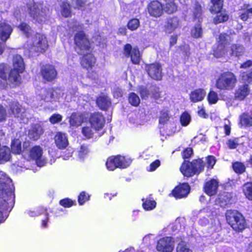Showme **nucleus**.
I'll return each instance as SVG.
<instances>
[{"label":"nucleus","mask_w":252,"mask_h":252,"mask_svg":"<svg viewBox=\"0 0 252 252\" xmlns=\"http://www.w3.org/2000/svg\"><path fill=\"white\" fill-rule=\"evenodd\" d=\"M0 223L3 222L5 218L3 212L13 207L14 204V187L11 180L6 174L0 172Z\"/></svg>","instance_id":"1"},{"label":"nucleus","mask_w":252,"mask_h":252,"mask_svg":"<svg viewBox=\"0 0 252 252\" xmlns=\"http://www.w3.org/2000/svg\"><path fill=\"white\" fill-rule=\"evenodd\" d=\"M12 68L9 70L6 65H0V77L7 83L13 85V86L19 84L21 82L22 73L25 68V63L22 57L19 55L14 56L12 60Z\"/></svg>","instance_id":"2"},{"label":"nucleus","mask_w":252,"mask_h":252,"mask_svg":"<svg viewBox=\"0 0 252 252\" xmlns=\"http://www.w3.org/2000/svg\"><path fill=\"white\" fill-rule=\"evenodd\" d=\"M71 29L73 31H78L74 36L75 50L78 54H83L89 50L90 44L88 38L82 31L83 26L76 23L71 27Z\"/></svg>","instance_id":"3"},{"label":"nucleus","mask_w":252,"mask_h":252,"mask_svg":"<svg viewBox=\"0 0 252 252\" xmlns=\"http://www.w3.org/2000/svg\"><path fill=\"white\" fill-rule=\"evenodd\" d=\"M237 83L235 75L231 72L221 74L216 81V87L221 90L230 91L234 88Z\"/></svg>","instance_id":"4"},{"label":"nucleus","mask_w":252,"mask_h":252,"mask_svg":"<svg viewBox=\"0 0 252 252\" xmlns=\"http://www.w3.org/2000/svg\"><path fill=\"white\" fill-rule=\"evenodd\" d=\"M226 219L229 224L236 231H241L246 227V222L244 217L237 211H227Z\"/></svg>","instance_id":"5"},{"label":"nucleus","mask_w":252,"mask_h":252,"mask_svg":"<svg viewBox=\"0 0 252 252\" xmlns=\"http://www.w3.org/2000/svg\"><path fill=\"white\" fill-rule=\"evenodd\" d=\"M29 13L38 23L45 21L49 9L40 3H31L27 5Z\"/></svg>","instance_id":"6"},{"label":"nucleus","mask_w":252,"mask_h":252,"mask_svg":"<svg viewBox=\"0 0 252 252\" xmlns=\"http://www.w3.org/2000/svg\"><path fill=\"white\" fill-rule=\"evenodd\" d=\"M48 42L46 37L37 33L28 42V47L30 52H42L48 48Z\"/></svg>","instance_id":"7"},{"label":"nucleus","mask_w":252,"mask_h":252,"mask_svg":"<svg viewBox=\"0 0 252 252\" xmlns=\"http://www.w3.org/2000/svg\"><path fill=\"white\" fill-rule=\"evenodd\" d=\"M131 161L130 158L121 156L111 157L107 159L106 166L108 170L113 171L117 168H126L129 166Z\"/></svg>","instance_id":"8"},{"label":"nucleus","mask_w":252,"mask_h":252,"mask_svg":"<svg viewBox=\"0 0 252 252\" xmlns=\"http://www.w3.org/2000/svg\"><path fill=\"white\" fill-rule=\"evenodd\" d=\"M63 95V90L59 88L42 89L38 95L42 100L46 102H52L59 100Z\"/></svg>","instance_id":"9"},{"label":"nucleus","mask_w":252,"mask_h":252,"mask_svg":"<svg viewBox=\"0 0 252 252\" xmlns=\"http://www.w3.org/2000/svg\"><path fill=\"white\" fill-rule=\"evenodd\" d=\"M9 109L14 116L21 121L22 123H27L28 122V117L25 109L17 102L13 101L9 104Z\"/></svg>","instance_id":"10"},{"label":"nucleus","mask_w":252,"mask_h":252,"mask_svg":"<svg viewBox=\"0 0 252 252\" xmlns=\"http://www.w3.org/2000/svg\"><path fill=\"white\" fill-rule=\"evenodd\" d=\"M12 31V27L8 24L0 23V55L3 52L4 42L9 38Z\"/></svg>","instance_id":"11"},{"label":"nucleus","mask_w":252,"mask_h":252,"mask_svg":"<svg viewBox=\"0 0 252 252\" xmlns=\"http://www.w3.org/2000/svg\"><path fill=\"white\" fill-rule=\"evenodd\" d=\"M174 248V241L170 237L160 239L157 245V249L159 252H172Z\"/></svg>","instance_id":"12"},{"label":"nucleus","mask_w":252,"mask_h":252,"mask_svg":"<svg viewBox=\"0 0 252 252\" xmlns=\"http://www.w3.org/2000/svg\"><path fill=\"white\" fill-rule=\"evenodd\" d=\"M89 122L94 129L95 131H98L103 128L105 121L104 117L101 113L95 112L91 114Z\"/></svg>","instance_id":"13"},{"label":"nucleus","mask_w":252,"mask_h":252,"mask_svg":"<svg viewBox=\"0 0 252 252\" xmlns=\"http://www.w3.org/2000/svg\"><path fill=\"white\" fill-rule=\"evenodd\" d=\"M202 167H197L193 166L192 164V161L189 162L188 161H185L180 168V171L185 176L191 177L194 174H198L200 173Z\"/></svg>","instance_id":"14"},{"label":"nucleus","mask_w":252,"mask_h":252,"mask_svg":"<svg viewBox=\"0 0 252 252\" xmlns=\"http://www.w3.org/2000/svg\"><path fill=\"white\" fill-rule=\"evenodd\" d=\"M146 69L152 78L157 80H160L161 79L162 69L159 63H155L147 65Z\"/></svg>","instance_id":"15"},{"label":"nucleus","mask_w":252,"mask_h":252,"mask_svg":"<svg viewBox=\"0 0 252 252\" xmlns=\"http://www.w3.org/2000/svg\"><path fill=\"white\" fill-rule=\"evenodd\" d=\"M124 54L126 56H130L132 62L134 64H139L140 55L137 47L132 48L130 44H127L124 47Z\"/></svg>","instance_id":"16"},{"label":"nucleus","mask_w":252,"mask_h":252,"mask_svg":"<svg viewBox=\"0 0 252 252\" xmlns=\"http://www.w3.org/2000/svg\"><path fill=\"white\" fill-rule=\"evenodd\" d=\"M42 150L38 146H35L32 148L30 151V156L36 160L38 166L42 167L46 163L45 158L42 156Z\"/></svg>","instance_id":"17"},{"label":"nucleus","mask_w":252,"mask_h":252,"mask_svg":"<svg viewBox=\"0 0 252 252\" xmlns=\"http://www.w3.org/2000/svg\"><path fill=\"white\" fill-rule=\"evenodd\" d=\"M40 72L43 78L47 81L53 80L57 75V72L54 66L50 64L43 66Z\"/></svg>","instance_id":"18"},{"label":"nucleus","mask_w":252,"mask_h":252,"mask_svg":"<svg viewBox=\"0 0 252 252\" xmlns=\"http://www.w3.org/2000/svg\"><path fill=\"white\" fill-rule=\"evenodd\" d=\"M148 10L151 16L158 17L162 15L163 9L160 2L157 0H154L149 4Z\"/></svg>","instance_id":"19"},{"label":"nucleus","mask_w":252,"mask_h":252,"mask_svg":"<svg viewBox=\"0 0 252 252\" xmlns=\"http://www.w3.org/2000/svg\"><path fill=\"white\" fill-rule=\"evenodd\" d=\"M190 191V187L188 183H183L178 185L173 190V195L176 198L186 197Z\"/></svg>","instance_id":"20"},{"label":"nucleus","mask_w":252,"mask_h":252,"mask_svg":"<svg viewBox=\"0 0 252 252\" xmlns=\"http://www.w3.org/2000/svg\"><path fill=\"white\" fill-rule=\"evenodd\" d=\"M86 113H74L70 117L69 124L72 126H78L84 122L87 118Z\"/></svg>","instance_id":"21"},{"label":"nucleus","mask_w":252,"mask_h":252,"mask_svg":"<svg viewBox=\"0 0 252 252\" xmlns=\"http://www.w3.org/2000/svg\"><path fill=\"white\" fill-rule=\"evenodd\" d=\"M43 129L39 125L36 124L32 126L29 130L28 136L33 140H37L43 133Z\"/></svg>","instance_id":"22"},{"label":"nucleus","mask_w":252,"mask_h":252,"mask_svg":"<svg viewBox=\"0 0 252 252\" xmlns=\"http://www.w3.org/2000/svg\"><path fill=\"white\" fill-rule=\"evenodd\" d=\"M55 141L57 146L60 149L65 148L68 145V140L65 134L58 132L55 136Z\"/></svg>","instance_id":"23"},{"label":"nucleus","mask_w":252,"mask_h":252,"mask_svg":"<svg viewBox=\"0 0 252 252\" xmlns=\"http://www.w3.org/2000/svg\"><path fill=\"white\" fill-rule=\"evenodd\" d=\"M218 187V182L215 179H212L206 183L204 189L205 192L209 196H212L217 193Z\"/></svg>","instance_id":"24"},{"label":"nucleus","mask_w":252,"mask_h":252,"mask_svg":"<svg viewBox=\"0 0 252 252\" xmlns=\"http://www.w3.org/2000/svg\"><path fill=\"white\" fill-rule=\"evenodd\" d=\"M179 26V20L177 18L168 19L164 26L165 32L168 33L173 32Z\"/></svg>","instance_id":"25"},{"label":"nucleus","mask_w":252,"mask_h":252,"mask_svg":"<svg viewBox=\"0 0 252 252\" xmlns=\"http://www.w3.org/2000/svg\"><path fill=\"white\" fill-rule=\"evenodd\" d=\"M95 62L94 56L91 54H87L82 57L81 63L84 68L89 69L94 65Z\"/></svg>","instance_id":"26"},{"label":"nucleus","mask_w":252,"mask_h":252,"mask_svg":"<svg viewBox=\"0 0 252 252\" xmlns=\"http://www.w3.org/2000/svg\"><path fill=\"white\" fill-rule=\"evenodd\" d=\"M205 95L206 92L203 89H198L191 92L189 97L191 101L197 102L202 100Z\"/></svg>","instance_id":"27"},{"label":"nucleus","mask_w":252,"mask_h":252,"mask_svg":"<svg viewBox=\"0 0 252 252\" xmlns=\"http://www.w3.org/2000/svg\"><path fill=\"white\" fill-rule=\"evenodd\" d=\"M231 195L228 192H223L220 194L219 197L216 200V203L219 204L221 207H225L228 204L231 203Z\"/></svg>","instance_id":"28"},{"label":"nucleus","mask_w":252,"mask_h":252,"mask_svg":"<svg viewBox=\"0 0 252 252\" xmlns=\"http://www.w3.org/2000/svg\"><path fill=\"white\" fill-rule=\"evenodd\" d=\"M250 93L248 85L240 87L235 92V96L239 100H243Z\"/></svg>","instance_id":"29"},{"label":"nucleus","mask_w":252,"mask_h":252,"mask_svg":"<svg viewBox=\"0 0 252 252\" xmlns=\"http://www.w3.org/2000/svg\"><path fill=\"white\" fill-rule=\"evenodd\" d=\"M240 124L242 126H252V113H244L240 116Z\"/></svg>","instance_id":"30"},{"label":"nucleus","mask_w":252,"mask_h":252,"mask_svg":"<svg viewBox=\"0 0 252 252\" xmlns=\"http://www.w3.org/2000/svg\"><path fill=\"white\" fill-rule=\"evenodd\" d=\"M96 103L101 109L105 110L111 105V101L107 96L102 95L97 98Z\"/></svg>","instance_id":"31"},{"label":"nucleus","mask_w":252,"mask_h":252,"mask_svg":"<svg viewBox=\"0 0 252 252\" xmlns=\"http://www.w3.org/2000/svg\"><path fill=\"white\" fill-rule=\"evenodd\" d=\"M232 41V39L230 35L225 33L220 34L218 39V44L226 47H227Z\"/></svg>","instance_id":"32"},{"label":"nucleus","mask_w":252,"mask_h":252,"mask_svg":"<svg viewBox=\"0 0 252 252\" xmlns=\"http://www.w3.org/2000/svg\"><path fill=\"white\" fill-rule=\"evenodd\" d=\"M165 4L163 9L167 13L171 14L174 12L177 9V6L174 2L173 0H164Z\"/></svg>","instance_id":"33"},{"label":"nucleus","mask_w":252,"mask_h":252,"mask_svg":"<svg viewBox=\"0 0 252 252\" xmlns=\"http://www.w3.org/2000/svg\"><path fill=\"white\" fill-rule=\"evenodd\" d=\"M227 53V47L218 44L217 48L214 50L213 54L216 58H220L224 57Z\"/></svg>","instance_id":"34"},{"label":"nucleus","mask_w":252,"mask_h":252,"mask_svg":"<svg viewBox=\"0 0 252 252\" xmlns=\"http://www.w3.org/2000/svg\"><path fill=\"white\" fill-rule=\"evenodd\" d=\"M244 53V47L240 45L234 44L231 46L230 55L235 57L242 56Z\"/></svg>","instance_id":"35"},{"label":"nucleus","mask_w":252,"mask_h":252,"mask_svg":"<svg viewBox=\"0 0 252 252\" xmlns=\"http://www.w3.org/2000/svg\"><path fill=\"white\" fill-rule=\"evenodd\" d=\"M203 34V31L200 24L196 25L191 30V35L193 38H201Z\"/></svg>","instance_id":"36"},{"label":"nucleus","mask_w":252,"mask_h":252,"mask_svg":"<svg viewBox=\"0 0 252 252\" xmlns=\"http://www.w3.org/2000/svg\"><path fill=\"white\" fill-rule=\"evenodd\" d=\"M10 154L9 148L3 146L0 148V160L6 161L10 159Z\"/></svg>","instance_id":"37"},{"label":"nucleus","mask_w":252,"mask_h":252,"mask_svg":"<svg viewBox=\"0 0 252 252\" xmlns=\"http://www.w3.org/2000/svg\"><path fill=\"white\" fill-rule=\"evenodd\" d=\"M70 4L67 1H63L61 4V10L62 15L64 17H69L71 14Z\"/></svg>","instance_id":"38"},{"label":"nucleus","mask_w":252,"mask_h":252,"mask_svg":"<svg viewBox=\"0 0 252 252\" xmlns=\"http://www.w3.org/2000/svg\"><path fill=\"white\" fill-rule=\"evenodd\" d=\"M213 5L211 6L210 11L213 12H221L220 10L222 7V0H212Z\"/></svg>","instance_id":"39"},{"label":"nucleus","mask_w":252,"mask_h":252,"mask_svg":"<svg viewBox=\"0 0 252 252\" xmlns=\"http://www.w3.org/2000/svg\"><path fill=\"white\" fill-rule=\"evenodd\" d=\"M128 102L133 106H138L140 102L139 96L134 93H130L128 95Z\"/></svg>","instance_id":"40"},{"label":"nucleus","mask_w":252,"mask_h":252,"mask_svg":"<svg viewBox=\"0 0 252 252\" xmlns=\"http://www.w3.org/2000/svg\"><path fill=\"white\" fill-rule=\"evenodd\" d=\"M79 93L77 92L76 88H73L69 90L67 94H66L65 99L67 101H71L72 100L75 101L76 98L78 96Z\"/></svg>","instance_id":"41"},{"label":"nucleus","mask_w":252,"mask_h":252,"mask_svg":"<svg viewBox=\"0 0 252 252\" xmlns=\"http://www.w3.org/2000/svg\"><path fill=\"white\" fill-rule=\"evenodd\" d=\"M243 192L246 198L252 200V183H248L243 186Z\"/></svg>","instance_id":"42"},{"label":"nucleus","mask_w":252,"mask_h":252,"mask_svg":"<svg viewBox=\"0 0 252 252\" xmlns=\"http://www.w3.org/2000/svg\"><path fill=\"white\" fill-rule=\"evenodd\" d=\"M143 207L146 210L149 211L154 209L156 206V202L153 200L143 199Z\"/></svg>","instance_id":"43"},{"label":"nucleus","mask_w":252,"mask_h":252,"mask_svg":"<svg viewBox=\"0 0 252 252\" xmlns=\"http://www.w3.org/2000/svg\"><path fill=\"white\" fill-rule=\"evenodd\" d=\"M217 13V14L216 16L214 18V22L215 24H217L228 20V16L225 12H219Z\"/></svg>","instance_id":"44"},{"label":"nucleus","mask_w":252,"mask_h":252,"mask_svg":"<svg viewBox=\"0 0 252 252\" xmlns=\"http://www.w3.org/2000/svg\"><path fill=\"white\" fill-rule=\"evenodd\" d=\"M11 152L16 154H19L21 153V141L19 139H15L12 142Z\"/></svg>","instance_id":"45"},{"label":"nucleus","mask_w":252,"mask_h":252,"mask_svg":"<svg viewBox=\"0 0 252 252\" xmlns=\"http://www.w3.org/2000/svg\"><path fill=\"white\" fill-rule=\"evenodd\" d=\"M140 26V22L138 19L133 18L130 20L127 25V28L131 31H135Z\"/></svg>","instance_id":"46"},{"label":"nucleus","mask_w":252,"mask_h":252,"mask_svg":"<svg viewBox=\"0 0 252 252\" xmlns=\"http://www.w3.org/2000/svg\"><path fill=\"white\" fill-rule=\"evenodd\" d=\"M82 133L86 138H91L94 135V131L89 126H83L82 128Z\"/></svg>","instance_id":"47"},{"label":"nucleus","mask_w":252,"mask_h":252,"mask_svg":"<svg viewBox=\"0 0 252 252\" xmlns=\"http://www.w3.org/2000/svg\"><path fill=\"white\" fill-rule=\"evenodd\" d=\"M19 29L23 32L27 37L32 33V30L30 26L26 23H23L18 26Z\"/></svg>","instance_id":"48"},{"label":"nucleus","mask_w":252,"mask_h":252,"mask_svg":"<svg viewBox=\"0 0 252 252\" xmlns=\"http://www.w3.org/2000/svg\"><path fill=\"white\" fill-rule=\"evenodd\" d=\"M207 99L210 104H215L219 100L218 95L215 92L211 91L208 95Z\"/></svg>","instance_id":"49"},{"label":"nucleus","mask_w":252,"mask_h":252,"mask_svg":"<svg viewBox=\"0 0 252 252\" xmlns=\"http://www.w3.org/2000/svg\"><path fill=\"white\" fill-rule=\"evenodd\" d=\"M180 121L182 126H187L190 121V115L186 112L183 113L180 118Z\"/></svg>","instance_id":"50"},{"label":"nucleus","mask_w":252,"mask_h":252,"mask_svg":"<svg viewBox=\"0 0 252 252\" xmlns=\"http://www.w3.org/2000/svg\"><path fill=\"white\" fill-rule=\"evenodd\" d=\"M138 92L140 93L142 99H147L150 95L149 91L144 86H140L138 88Z\"/></svg>","instance_id":"51"},{"label":"nucleus","mask_w":252,"mask_h":252,"mask_svg":"<svg viewBox=\"0 0 252 252\" xmlns=\"http://www.w3.org/2000/svg\"><path fill=\"white\" fill-rule=\"evenodd\" d=\"M89 150L87 146L82 145L78 151V156L81 159H83L88 155Z\"/></svg>","instance_id":"52"},{"label":"nucleus","mask_w":252,"mask_h":252,"mask_svg":"<svg viewBox=\"0 0 252 252\" xmlns=\"http://www.w3.org/2000/svg\"><path fill=\"white\" fill-rule=\"evenodd\" d=\"M226 145L230 149H235L239 145V139L233 138L228 139L226 142Z\"/></svg>","instance_id":"53"},{"label":"nucleus","mask_w":252,"mask_h":252,"mask_svg":"<svg viewBox=\"0 0 252 252\" xmlns=\"http://www.w3.org/2000/svg\"><path fill=\"white\" fill-rule=\"evenodd\" d=\"M233 168L234 170L238 173H242L244 172L245 167L243 164L241 162H235L233 164Z\"/></svg>","instance_id":"54"},{"label":"nucleus","mask_w":252,"mask_h":252,"mask_svg":"<svg viewBox=\"0 0 252 252\" xmlns=\"http://www.w3.org/2000/svg\"><path fill=\"white\" fill-rule=\"evenodd\" d=\"M152 96L155 99H158L160 97L161 92L158 87L153 86L151 88Z\"/></svg>","instance_id":"55"},{"label":"nucleus","mask_w":252,"mask_h":252,"mask_svg":"<svg viewBox=\"0 0 252 252\" xmlns=\"http://www.w3.org/2000/svg\"><path fill=\"white\" fill-rule=\"evenodd\" d=\"M169 115L167 111H163L160 113L159 122L161 124H165L169 120Z\"/></svg>","instance_id":"56"},{"label":"nucleus","mask_w":252,"mask_h":252,"mask_svg":"<svg viewBox=\"0 0 252 252\" xmlns=\"http://www.w3.org/2000/svg\"><path fill=\"white\" fill-rule=\"evenodd\" d=\"M205 161L207 162V166L208 168H212L216 163V160L215 158L213 156H209L206 158Z\"/></svg>","instance_id":"57"},{"label":"nucleus","mask_w":252,"mask_h":252,"mask_svg":"<svg viewBox=\"0 0 252 252\" xmlns=\"http://www.w3.org/2000/svg\"><path fill=\"white\" fill-rule=\"evenodd\" d=\"M192 164H193V166H196L197 167H202L201 169L200 173L204 170V168L205 167V163L204 161L201 158H198L197 159H195L192 161Z\"/></svg>","instance_id":"58"},{"label":"nucleus","mask_w":252,"mask_h":252,"mask_svg":"<svg viewBox=\"0 0 252 252\" xmlns=\"http://www.w3.org/2000/svg\"><path fill=\"white\" fill-rule=\"evenodd\" d=\"M91 97L88 95H82L79 96L77 99V102L80 105H85L86 102H89L91 100Z\"/></svg>","instance_id":"59"},{"label":"nucleus","mask_w":252,"mask_h":252,"mask_svg":"<svg viewBox=\"0 0 252 252\" xmlns=\"http://www.w3.org/2000/svg\"><path fill=\"white\" fill-rule=\"evenodd\" d=\"M90 196L86 194V192L83 191L80 193L78 196V202L80 205H83L86 201L89 199Z\"/></svg>","instance_id":"60"},{"label":"nucleus","mask_w":252,"mask_h":252,"mask_svg":"<svg viewBox=\"0 0 252 252\" xmlns=\"http://www.w3.org/2000/svg\"><path fill=\"white\" fill-rule=\"evenodd\" d=\"M177 252H192L184 243L181 242L178 244L177 247Z\"/></svg>","instance_id":"61"},{"label":"nucleus","mask_w":252,"mask_h":252,"mask_svg":"<svg viewBox=\"0 0 252 252\" xmlns=\"http://www.w3.org/2000/svg\"><path fill=\"white\" fill-rule=\"evenodd\" d=\"M193 15L195 18L198 19V21L200 22V18L201 15V7L200 5L198 3L195 4L194 7V11L193 12Z\"/></svg>","instance_id":"62"},{"label":"nucleus","mask_w":252,"mask_h":252,"mask_svg":"<svg viewBox=\"0 0 252 252\" xmlns=\"http://www.w3.org/2000/svg\"><path fill=\"white\" fill-rule=\"evenodd\" d=\"M62 120V116L59 114L53 115L49 119L51 123L54 124L60 122Z\"/></svg>","instance_id":"63"},{"label":"nucleus","mask_w":252,"mask_h":252,"mask_svg":"<svg viewBox=\"0 0 252 252\" xmlns=\"http://www.w3.org/2000/svg\"><path fill=\"white\" fill-rule=\"evenodd\" d=\"M60 204L64 207H70L73 204V201L68 198L61 200L60 202Z\"/></svg>","instance_id":"64"}]
</instances>
